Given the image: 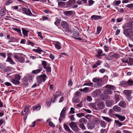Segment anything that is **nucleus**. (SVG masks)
Wrapping results in <instances>:
<instances>
[{"mask_svg":"<svg viewBox=\"0 0 133 133\" xmlns=\"http://www.w3.org/2000/svg\"><path fill=\"white\" fill-rule=\"evenodd\" d=\"M92 81L93 82L96 83L94 84L95 87L96 88L101 87L104 84V83L101 78H94L92 79Z\"/></svg>","mask_w":133,"mask_h":133,"instance_id":"obj_1","label":"nucleus"},{"mask_svg":"<svg viewBox=\"0 0 133 133\" xmlns=\"http://www.w3.org/2000/svg\"><path fill=\"white\" fill-rule=\"evenodd\" d=\"M105 87L107 88L104 91V93L105 94H110L112 93L111 90H116L115 87L112 85H107Z\"/></svg>","mask_w":133,"mask_h":133,"instance_id":"obj_2","label":"nucleus"},{"mask_svg":"<svg viewBox=\"0 0 133 133\" xmlns=\"http://www.w3.org/2000/svg\"><path fill=\"white\" fill-rule=\"evenodd\" d=\"M123 34L127 37H131L133 36V30L130 28L124 29Z\"/></svg>","mask_w":133,"mask_h":133,"instance_id":"obj_3","label":"nucleus"},{"mask_svg":"<svg viewBox=\"0 0 133 133\" xmlns=\"http://www.w3.org/2000/svg\"><path fill=\"white\" fill-rule=\"evenodd\" d=\"M47 76L45 74H43L37 77L36 79L38 83H39L44 82L45 81V78Z\"/></svg>","mask_w":133,"mask_h":133,"instance_id":"obj_4","label":"nucleus"},{"mask_svg":"<svg viewBox=\"0 0 133 133\" xmlns=\"http://www.w3.org/2000/svg\"><path fill=\"white\" fill-rule=\"evenodd\" d=\"M69 126L74 131H78L79 128L76 123L72 122L70 124Z\"/></svg>","mask_w":133,"mask_h":133,"instance_id":"obj_5","label":"nucleus"},{"mask_svg":"<svg viewBox=\"0 0 133 133\" xmlns=\"http://www.w3.org/2000/svg\"><path fill=\"white\" fill-rule=\"evenodd\" d=\"M22 10L23 14L26 15L31 16L32 14L31 12L30 9L29 8L27 9L25 8H23L22 9Z\"/></svg>","mask_w":133,"mask_h":133,"instance_id":"obj_6","label":"nucleus"},{"mask_svg":"<svg viewBox=\"0 0 133 133\" xmlns=\"http://www.w3.org/2000/svg\"><path fill=\"white\" fill-rule=\"evenodd\" d=\"M101 92V91L100 89H97L92 92L91 95L93 97H95L98 96Z\"/></svg>","mask_w":133,"mask_h":133,"instance_id":"obj_7","label":"nucleus"},{"mask_svg":"<svg viewBox=\"0 0 133 133\" xmlns=\"http://www.w3.org/2000/svg\"><path fill=\"white\" fill-rule=\"evenodd\" d=\"M97 106L98 110L102 109L104 108L105 105L103 102H100L97 104Z\"/></svg>","mask_w":133,"mask_h":133,"instance_id":"obj_8","label":"nucleus"},{"mask_svg":"<svg viewBox=\"0 0 133 133\" xmlns=\"http://www.w3.org/2000/svg\"><path fill=\"white\" fill-rule=\"evenodd\" d=\"M42 67L41 66H39V69L33 70L32 73L34 74H37L40 73L41 72L42 70Z\"/></svg>","mask_w":133,"mask_h":133,"instance_id":"obj_9","label":"nucleus"},{"mask_svg":"<svg viewBox=\"0 0 133 133\" xmlns=\"http://www.w3.org/2000/svg\"><path fill=\"white\" fill-rule=\"evenodd\" d=\"M133 27V22H130L129 23H126L125 24L123 27L124 29L125 28H132Z\"/></svg>","mask_w":133,"mask_h":133,"instance_id":"obj_10","label":"nucleus"},{"mask_svg":"<svg viewBox=\"0 0 133 133\" xmlns=\"http://www.w3.org/2000/svg\"><path fill=\"white\" fill-rule=\"evenodd\" d=\"M75 2V0H69L67 3L66 6L68 7H71L74 5Z\"/></svg>","mask_w":133,"mask_h":133,"instance_id":"obj_11","label":"nucleus"},{"mask_svg":"<svg viewBox=\"0 0 133 133\" xmlns=\"http://www.w3.org/2000/svg\"><path fill=\"white\" fill-rule=\"evenodd\" d=\"M124 93L127 96V98L129 100L131 99V97H130L131 94V91L129 90H124Z\"/></svg>","mask_w":133,"mask_h":133,"instance_id":"obj_12","label":"nucleus"},{"mask_svg":"<svg viewBox=\"0 0 133 133\" xmlns=\"http://www.w3.org/2000/svg\"><path fill=\"white\" fill-rule=\"evenodd\" d=\"M61 96L62 92L61 91H56L54 95V98L53 101V102H54V101L57 98Z\"/></svg>","mask_w":133,"mask_h":133,"instance_id":"obj_13","label":"nucleus"},{"mask_svg":"<svg viewBox=\"0 0 133 133\" xmlns=\"http://www.w3.org/2000/svg\"><path fill=\"white\" fill-rule=\"evenodd\" d=\"M87 127L89 129H91L94 128L95 127V126L92 121L88 123Z\"/></svg>","mask_w":133,"mask_h":133,"instance_id":"obj_14","label":"nucleus"},{"mask_svg":"<svg viewBox=\"0 0 133 133\" xmlns=\"http://www.w3.org/2000/svg\"><path fill=\"white\" fill-rule=\"evenodd\" d=\"M61 25L63 28L68 29L69 26L68 23L64 21H62L61 23Z\"/></svg>","mask_w":133,"mask_h":133,"instance_id":"obj_15","label":"nucleus"},{"mask_svg":"<svg viewBox=\"0 0 133 133\" xmlns=\"http://www.w3.org/2000/svg\"><path fill=\"white\" fill-rule=\"evenodd\" d=\"M115 116L117 117L119 119L122 121H124L125 119V117L124 116H122L118 114H116Z\"/></svg>","mask_w":133,"mask_h":133,"instance_id":"obj_16","label":"nucleus"},{"mask_svg":"<svg viewBox=\"0 0 133 133\" xmlns=\"http://www.w3.org/2000/svg\"><path fill=\"white\" fill-rule=\"evenodd\" d=\"M113 110L115 111L120 112L121 111V108L117 105H115L113 107Z\"/></svg>","mask_w":133,"mask_h":133,"instance_id":"obj_17","label":"nucleus"},{"mask_svg":"<svg viewBox=\"0 0 133 133\" xmlns=\"http://www.w3.org/2000/svg\"><path fill=\"white\" fill-rule=\"evenodd\" d=\"M55 45L56 48L58 49H60L61 48V43L58 42H56L55 43Z\"/></svg>","mask_w":133,"mask_h":133,"instance_id":"obj_18","label":"nucleus"},{"mask_svg":"<svg viewBox=\"0 0 133 133\" xmlns=\"http://www.w3.org/2000/svg\"><path fill=\"white\" fill-rule=\"evenodd\" d=\"M63 13L66 16H70L73 14V11L71 10L64 11L63 12Z\"/></svg>","mask_w":133,"mask_h":133,"instance_id":"obj_19","label":"nucleus"},{"mask_svg":"<svg viewBox=\"0 0 133 133\" xmlns=\"http://www.w3.org/2000/svg\"><path fill=\"white\" fill-rule=\"evenodd\" d=\"M64 129L65 130L67 131L69 133H73V131L71 130L69 128V126L67 125H66L65 124H64Z\"/></svg>","mask_w":133,"mask_h":133,"instance_id":"obj_20","label":"nucleus"},{"mask_svg":"<svg viewBox=\"0 0 133 133\" xmlns=\"http://www.w3.org/2000/svg\"><path fill=\"white\" fill-rule=\"evenodd\" d=\"M114 104V102L113 101L110 100L106 102V105L108 107H110L112 106Z\"/></svg>","mask_w":133,"mask_h":133,"instance_id":"obj_21","label":"nucleus"},{"mask_svg":"<svg viewBox=\"0 0 133 133\" xmlns=\"http://www.w3.org/2000/svg\"><path fill=\"white\" fill-rule=\"evenodd\" d=\"M92 20H97L101 18V16L98 15H93L91 18Z\"/></svg>","mask_w":133,"mask_h":133,"instance_id":"obj_22","label":"nucleus"},{"mask_svg":"<svg viewBox=\"0 0 133 133\" xmlns=\"http://www.w3.org/2000/svg\"><path fill=\"white\" fill-rule=\"evenodd\" d=\"M118 105L120 107L123 108L125 107L126 105L125 102L123 101H121Z\"/></svg>","mask_w":133,"mask_h":133,"instance_id":"obj_23","label":"nucleus"},{"mask_svg":"<svg viewBox=\"0 0 133 133\" xmlns=\"http://www.w3.org/2000/svg\"><path fill=\"white\" fill-rule=\"evenodd\" d=\"M87 122V120L85 118H82L79 120V123L84 124L86 123Z\"/></svg>","mask_w":133,"mask_h":133,"instance_id":"obj_24","label":"nucleus"},{"mask_svg":"<svg viewBox=\"0 0 133 133\" xmlns=\"http://www.w3.org/2000/svg\"><path fill=\"white\" fill-rule=\"evenodd\" d=\"M22 30L23 33V34L24 37L26 36V37H28V33L29 31L26 30L24 28H22Z\"/></svg>","mask_w":133,"mask_h":133,"instance_id":"obj_25","label":"nucleus"},{"mask_svg":"<svg viewBox=\"0 0 133 133\" xmlns=\"http://www.w3.org/2000/svg\"><path fill=\"white\" fill-rule=\"evenodd\" d=\"M11 81L13 84H20V82L18 80L15 79H11Z\"/></svg>","mask_w":133,"mask_h":133,"instance_id":"obj_26","label":"nucleus"},{"mask_svg":"<svg viewBox=\"0 0 133 133\" xmlns=\"http://www.w3.org/2000/svg\"><path fill=\"white\" fill-rule=\"evenodd\" d=\"M6 61L9 62L11 64H15V62L13 61V60L11 58L10 56H8V57L7 59L6 60Z\"/></svg>","mask_w":133,"mask_h":133,"instance_id":"obj_27","label":"nucleus"},{"mask_svg":"<svg viewBox=\"0 0 133 133\" xmlns=\"http://www.w3.org/2000/svg\"><path fill=\"white\" fill-rule=\"evenodd\" d=\"M41 106L39 105H37L32 107V110L33 111L39 110L41 109Z\"/></svg>","mask_w":133,"mask_h":133,"instance_id":"obj_28","label":"nucleus"},{"mask_svg":"<svg viewBox=\"0 0 133 133\" xmlns=\"http://www.w3.org/2000/svg\"><path fill=\"white\" fill-rule=\"evenodd\" d=\"M126 82L127 86L132 85H133V80L131 79H130Z\"/></svg>","mask_w":133,"mask_h":133,"instance_id":"obj_29","label":"nucleus"},{"mask_svg":"<svg viewBox=\"0 0 133 133\" xmlns=\"http://www.w3.org/2000/svg\"><path fill=\"white\" fill-rule=\"evenodd\" d=\"M5 13V7H3L1 9V11L0 12V14H1V16H2L4 15Z\"/></svg>","mask_w":133,"mask_h":133,"instance_id":"obj_30","label":"nucleus"},{"mask_svg":"<svg viewBox=\"0 0 133 133\" xmlns=\"http://www.w3.org/2000/svg\"><path fill=\"white\" fill-rule=\"evenodd\" d=\"M102 118L104 120L108 122H110L111 121V119L108 117L102 116Z\"/></svg>","mask_w":133,"mask_h":133,"instance_id":"obj_31","label":"nucleus"},{"mask_svg":"<svg viewBox=\"0 0 133 133\" xmlns=\"http://www.w3.org/2000/svg\"><path fill=\"white\" fill-rule=\"evenodd\" d=\"M127 63L129 65H131L133 64V59L130 58L129 60H128Z\"/></svg>","mask_w":133,"mask_h":133,"instance_id":"obj_32","label":"nucleus"},{"mask_svg":"<svg viewBox=\"0 0 133 133\" xmlns=\"http://www.w3.org/2000/svg\"><path fill=\"white\" fill-rule=\"evenodd\" d=\"M120 85L122 87H125L127 86L126 82L124 81L120 83Z\"/></svg>","mask_w":133,"mask_h":133,"instance_id":"obj_33","label":"nucleus"},{"mask_svg":"<svg viewBox=\"0 0 133 133\" xmlns=\"http://www.w3.org/2000/svg\"><path fill=\"white\" fill-rule=\"evenodd\" d=\"M33 50L36 52L40 54H41L43 52V51L41 50L38 49H33Z\"/></svg>","mask_w":133,"mask_h":133,"instance_id":"obj_34","label":"nucleus"},{"mask_svg":"<svg viewBox=\"0 0 133 133\" xmlns=\"http://www.w3.org/2000/svg\"><path fill=\"white\" fill-rule=\"evenodd\" d=\"M92 121L94 123L95 125V124H98L100 122L99 120L98 119H94Z\"/></svg>","mask_w":133,"mask_h":133,"instance_id":"obj_35","label":"nucleus"},{"mask_svg":"<svg viewBox=\"0 0 133 133\" xmlns=\"http://www.w3.org/2000/svg\"><path fill=\"white\" fill-rule=\"evenodd\" d=\"M58 6L59 7H62L65 5V3L63 2H59L58 3Z\"/></svg>","mask_w":133,"mask_h":133,"instance_id":"obj_36","label":"nucleus"},{"mask_svg":"<svg viewBox=\"0 0 133 133\" xmlns=\"http://www.w3.org/2000/svg\"><path fill=\"white\" fill-rule=\"evenodd\" d=\"M115 123L116 125L118 126L119 127H120L122 125V123L119 122L118 120H115Z\"/></svg>","mask_w":133,"mask_h":133,"instance_id":"obj_37","label":"nucleus"},{"mask_svg":"<svg viewBox=\"0 0 133 133\" xmlns=\"http://www.w3.org/2000/svg\"><path fill=\"white\" fill-rule=\"evenodd\" d=\"M73 102L75 103H78L80 102L79 99L76 97H74L73 99Z\"/></svg>","mask_w":133,"mask_h":133,"instance_id":"obj_38","label":"nucleus"},{"mask_svg":"<svg viewBox=\"0 0 133 133\" xmlns=\"http://www.w3.org/2000/svg\"><path fill=\"white\" fill-rule=\"evenodd\" d=\"M114 98L116 103H117L119 100V98L118 95H116L114 97Z\"/></svg>","mask_w":133,"mask_h":133,"instance_id":"obj_39","label":"nucleus"},{"mask_svg":"<svg viewBox=\"0 0 133 133\" xmlns=\"http://www.w3.org/2000/svg\"><path fill=\"white\" fill-rule=\"evenodd\" d=\"M100 126L102 127L105 128L106 127L105 122L104 121H102L101 122Z\"/></svg>","mask_w":133,"mask_h":133,"instance_id":"obj_40","label":"nucleus"},{"mask_svg":"<svg viewBox=\"0 0 133 133\" xmlns=\"http://www.w3.org/2000/svg\"><path fill=\"white\" fill-rule=\"evenodd\" d=\"M46 71L48 72H50L51 71V68L49 65H48L46 67Z\"/></svg>","mask_w":133,"mask_h":133,"instance_id":"obj_41","label":"nucleus"},{"mask_svg":"<svg viewBox=\"0 0 133 133\" xmlns=\"http://www.w3.org/2000/svg\"><path fill=\"white\" fill-rule=\"evenodd\" d=\"M61 21V20L60 19H57L56 21L55 22V24L57 26H58L60 23Z\"/></svg>","mask_w":133,"mask_h":133,"instance_id":"obj_42","label":"nucleus"},{"mask_svg":"<svg viewBox=\"0 0 133 133\" xmlns=\"http://www.w3.org/2000/svg\"><path fill=\"white\" fill-rule=\"evenodd\" d=\"M79 127L83 130H86V128L84 125V124H79Z\"/></svg>","mask_w":133,"mask_h":133,"instance_id":"obj_43","label":"nucleus"},{"mask_svg":"<svg viewBox=\"0 0 133 133\" xmlns=\"http://www.w3.org/2000/svg\"><path fill=\"white\" fill-rule=\"evenodd\" d=\"M12 29L19 33H21V31L20 29L16 28H12Z\"/></svg>","mask_w":133,"mask_h":133,"instance_id":"obj_44","label":"nucleus"},{"mask_svg":"<svg viewBox=\"0 0 133 133\" xmlns=\"http://www.w3.org/2000/svg\"><path fill=\"white\" fill-rule=\"evenodd\" d=\"M76 115L78 117L80 118L83 116H84L85 114L84 113H79L76 114Z\"/></svg>","mask_w":133,"mask_h":133,"instance_id":"obj_45","label":"nucleus"},{"mask_svg":"<svg viewBox=\"0 0 133 133\" xmlns=\"http://www.w3.org/2000/svg\"><path fill=\"white\" fill-rule=\"evenodd\" d=\"M100 64V62L99 61H98L93 66V68H96L98 65H99Z\"/></svg>","mask_w":133,"mask_h":133,"instance_id":"obj_46","label":"nucleus"},{"mask_svg":"<svg viewBox=\"0 0 133 133\" xmlns=\"http://www.w3.org/2000/svg\"><path fill=\"white\" fill-rule=\"evenodd\" d=\"M15 78L19 81L21 79V77L19 74H17L15 76Z\"/></svg>","mask_w":133,"mask_h":133,"instance_id":"obj_47","label":"nucleus"},{"mask_svg":"<svg viewBox=\"0 0 133 133\" xmlns=\"http://www.w3.org/2000/svg\"><path fill=\"white\" fill-rule=\"evenodd\" d=\"M42 65L43 66L44 69H45L46 67L47 66L46 62L45 61H42Z\"/></svg>","mask_w":133,"mask_h":133,"instance_id":"obj_48","label":"nucleus"},{"mask_svg":"<svg viewBox=\"0 0 133 133\" xmlns=\"http://www.w3.org/2000/svg\"><path fill=\"white\" fill-rule=\"evenodd\" d=\"M88 86H90L92 87H94V84L93 83L90 82V81H88L87 82Z\"/></svg>","mask_w":133,"mask_h":133,"instance_id":"obj_49","label":"nucleus"},{"mask_svg":"<svg viewBox=\"0 0 133 133\" xmlns=\"http://www.w3.org/2000/svg\"><path fill=\"white\" fill-rule=\"evenodd\" d=\"M31 107L30 105H25V107L24 109H25V110H26V111L28 112L29 110V108Z\"/></svg>","mask_w":133,"mask_h":133,"instance_id":"obj_50","label":"nucleus"},{"mask_svg":"<svg viewBox=\"0 0 133 133\" xmlns=\"http://www.w3.org/2000/svg\"><path fill=\"white\" fill-rule=\"evenodd\" d=\"M19 62L23 63L24 61V58L22 57H19L18 60Z\"/></svg>","mask_w":133,"mask_h":133,"instance_id":"obj_51","label":"nucleus"},{"mask_svg":"<svg viewBox=\"0 0 133 133\" xmlns=\"http://www.w3.org/2000/svg\"><path fill=\"white\" fill-rule=\"evenodd\" d=\"M91 106L93 109L95 110H98L97 107L96 106V104L95 103H92L91 104Z\"/></svg>","mask_w":133,"mask_h":133,"instance_id":"obj_52","label":"nucleus"},{"mask_svg":"<svg viewBox=\"0 0 133 133\" xmlns=\"http://www.w3.org/2000/svg\"><path fill=\"white\" fill-rule=\"evenodd\" d=\"M89 88L88 87H85L83 89V92L87 93L89 92Z\"/></svg>","mask_w":133,"mask_h":133,"instance_id":"obj_53","label":"nucleus"},{"mask_svg":"<svg viewBox=\"0 0 133 133\" xmlns=\"http://www.w3.org/2000/svg\"><path fill=\"white\" fill-rule=\"evenodd\" d=\"M49 125L50 126L52 127H55V125L51 122H49Z\"/></svg>","mask_w":133,"mask_h":133,"instance_id":"obj_54","label":"nucleus"},{"mask_svg":"<svg viewBox=\"0 0 133 133\" xmlns=\"http://www.w3.org/2000/svg\"><path fill=\"white\" fill-rule=\"evenodd\" d=\"M74 115H72L69 116V117L70 118L71 121H75V119L74 117Z\"/></svg>","mask_w":133,"mask_h":133,"instance_id":"obj_55","label":"nucleus"},{"mask_svg":"<svg viewBox=\"0 0 133 133\" xmlns=\"http://www.w3.org/2000/svg\"><path fill=\"white\" fill-rule=\"evenodd\" d=\"M96 52V53L99 55H101V54L102 52V51L101 49L97 50Z\"/></svg>","mask_w":133,"mask_h":133,"instance_id":"obj_56","label":"nucleus"},{"mask_svg":"<svg viewBox=\"0 0 133 133\" xmlns=\"http://www.w3.org/2000/svg\"><path fill=\"white\" fill-rule=\"evenodd\" d=\"M32 76L31 75H29L28 77V78L30 82H32Z\"/></svg>","mask_w":133,"mask_h":133,"instance_id":"obj_57","label":"nucleus"},{"mask_svg":"<svg viewBox=\"0 0 133 133\" xmlns=\"http://www.w3.org/2000/svg\"><path fill=\"white\" fill-rule=\"evenodd\" d=\"M121 3V1H115V5L116 6H118V5Z\"/></svg>","mask_w":133,"mask_h":133,"instance_id":"obj_58","label":"nucleus"},{"mask_svg":"<svg viewBox=\"0 0 133 133\" xmlns=\"http://www.w3.org/2000/svg\"><path fill=\"white\" fill-rule=\"evenodd\" d=\"M37 33L38 35L40 37V38L42 39H43V36L42 35V33L41 32H37Z\"/></svg>","mask_w":133,"mask_h":133,"instance_id":"obj_59","label":"nucleus"},{"mask_svg":"<svg viewBox=\"0 0 133 133\" xmlns=\"http://www.w3.org/2000/svg\"><path fill=\"white\" fill-rule=\"evenodd\" d=\"M27 44L28 45H30L32 46H34L35 43L32 42L28 41L27 42Z\"/></svg>","mask_w":133,"mask_h":133,"instance_id":"obj_60","label":"nucleus"},{"mask_svg":"<svg viewBox=\"0 0 133 133\" xmlns=\"http://www.w3.org/2000/svg\"><path fill=\"white\" fill-rule=\"evenodd\" d=\"M123 19L122 17L118 18L117 19V23H119L121 22Z\"/></svg>","mask_w":133,"mask_h":133,"instance_id":"obj_61","label":"nucleus"},{"mask_svg":"<svg viewBox=\"0 0 133 133\" xmlns=\"http://www.w3.org/2000/svg\"><path fill=\"white\" fill-rule=\"evenodd\" d=\"M102 29V28L100 27H98L97 28V33L98 34H99Z\"/></svg>","mask_w":133,"mask_h":133,"instance_id":"obj_62","label":"nucleus"},{"mask_svg":"<svg viewBox=\"0 0 133 133\" xmlns=\"http://www.w3.org/2000/svg\"><path fill=\"white\" fill-rule=\"evenodd\" d=\"M80 93V92L79 91H76L75 93L74 94L75 97H77L79 95V94Z\"/></svg>","mask_w":133,"mask_h":133,"instance_id":"obj_63","label":"nucleus"},{"mask_svg":"<svg viewBox=\"0 0 133 133\" xmlns=\"http://www.w3.org/2000/svg\"><path fill=\"white\" fill-rule=\"evenodd\" d=\"M126 6L129 8H131L133 7V4H128L126 5Z\"/></svg>","mask_w":133,"mask_h":133,"instance_id":"obj_64","label":"nucleus"}]
</instances>
